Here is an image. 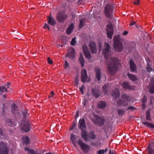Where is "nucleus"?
I'll list each match as a JSON object with an SVG mask.
<instances>
[{
    "instance_id": "obj_1",
    "label": "nucleus",
    "mask_w": 154,
    "mask_h": 154,
    "mask_svg": "<svg viewBox=\"0 0 154 154\" xmlns=\"http://www.w3.org/2000/svg\"><path fill=\"white\" fill-rule=\"evenodd\" d=\"M111 52L109 45L108 43H105L104 48L103 51V54L105 57L106 62L108 71L111 75H113L117 71L120 62L116 57H109Z\"/></svg>"
},
{
    "instance_id": "obj_2",
    "label": "nucleus",
    "mask_w": 154,
    "mask_h": 154,
    "mask_svg": "<svg viewBox=\"0 0 154 154\" xmlns=\"http://www.w3.org/2000/svg\"><path fill=\"white\" fill-rule=\"evenodd\" d=\"M114 6L112 5L108 4L104 8V13L106 16L108 18L111 19L113 15Z\"/></svg>"
},
{
    "instance_id": "obj_3",
    "label": "nucleus",
    "mask_w": 154,
    "mask_h": 154,
    "mask_svg": "<svg viewBox=\"0 0 154 154\" xmlns=\"http://www.w3.org/2000/svg\"><path fill=\"white\" fill-rule=\"evenodd\" d=\"M114 48L115 50L116 51L120 52L122 50V44L118 38H114Z\"/></svg>"
},
{
    "instance_id": "obj_4",
    "label": "nucleus",
    "mask_w": 154,
    "mask_h": 154,
    "mask_svg": "<svg viewBox=\"0 0 154 154\" xmlns=\"http://www.w3.org/2000/svg\"><path fill=\"white\" fill-rule=\"evenodd\" d=\"M68 17L67 14L62 11H59L57 15L56 20L59 23H62Z\"/></svg>"
},
{
    "instance_id": "obj_5",
    "label": "nucleus",
    "mask_w": 154,
    "mask_h": 154,
    "mask_svg": "<svg viewBox=\"0 0 154 154\" xmlns=\"http://www.w3.org/2000/svg\"><path fill=\"white\" fill-rule=\"evenodd\" d=\"M21 130L26 132H28L30 130L31 127L28 122L23 120L22 123L20 125Z\"/></svg>"
},
{
    "instance_id": "obj_6",
    "label": "nucleus",
    "mask_w": 154,
    "mask_h": 154,
    "mask_svg": "<svg viewBox=\"0 0 154 154\" xmlns=\"http://www.w3.org/2000/svg\"><path fill=\"white\" fill-rule=\"evenodd\" d=\"M8 151L6 142L0 141V154H8Z\"/></svg>"
},
{
    "instance_id": "obj_7",
    "label": "nucleus",
    "mask_w": 154,
    "mask_h": 154,
    "mask_svg": "<svg viewBox=\"0 0 154 154\" xmlns=\"http://www.w3.org/2000/svg\"><path fill=\"white\" fill-rule=\"evenodd\" d=\"M106 27L107 28L106 33L107 36L110 39H111L114 32L113 27L111 24H107Z\"/></svg>"
},
{
    "instance_id": "obj_8",
    "label": "nucleus",
    "mask_w": 154,
    "mask_h": 154,
    "mask_svg": "<svg viewBox=\"0 0 154 154\" xmlns=\"http://www.w3.org/2000/svg\"><path fill=\"white\" fill-rule=\"evenodd\" d=\"M82 48L86 58H88L89 60H91V56L89 52L88 46L86 45H84L82 46Z\"/></svg>"
},
{
    "instance_id": "obj_9",
    "label": "nucleus",
    "mask_w": 154,
    "mask_h": 154,
    "mask_svg": "<svg viewBox=\"0 0 154 154\" xmlns=\"http://www.w3.org/2000/svg\"><path fill=\"white\" fill-rule=\"evenodd\" d=\"M77 143L84 152H87L90 149L89 146L87 144L83 143L82 141L80 139L78 140Z\"/></svg>"
},
{
    "instance_id": "obj_10",
    "label": "nucleus",
    "mask_w": 154,
    "mask_h": 154,
    "mask_svg": "<svg viewBox=\"0 0 154 154\" xmlns=\"http://www.w3.org/2000/svg\"><path fill=\"white\" fill-rule=\"evenodd\" d=\"M94 123L99 126H102L105 122L104 118L102 117H98L96 119L94 120Z\"/></svg>"
},
{
    "instance_id": "obj_11",
    "label": "nucleus",
    "mask_w": 154,
    "mask_h": 154,
    "mask_svg": "<svg viewBox=\"0 0 154 154\" xmlns=\"http://www.w3.org/2000/svg\"><path fill=\"white\" fill-rule=\"evenodd\" d=\"M88 76L87 71L85 69H82L81 71V79L82 81L85 83L87 81Z\"/></svg>"
},
{
    "instance_id": "obj_12",
    "label": "nucleus",
    "mask_w": 154,
    "mask_h": 154,
    "mask_svg": "<svg viewBox=\"0 0 154 154\" xmlns=\"http://www.w3.org/2000/svg\"><path fill=\"white\" fill-rule=\"evenodd\" d=\"M89 46L92 54H95L97 52V49L95 43L93 41H91L89 44Z\"/></svg>"
},
{
    "instance_id": "obj_13",
    "label": "nucleus",
    "mask_w": 154,
    "mask_h": 154,
    "mask_svg": "<svg viewBox=\"0 0 154 154\" xmlns=\"http://www.w3.org/2000/svg\"><path fill=\"white\" fill-rule=\"evenodd\" d=\"M78 127L81 130L85 129L86 127L85 119H80L79 121Z\"/></svg>"
},
{
    "instance_id": "obj_14",
    "label": "nucleus",
    "mask_w": 154,
    "mask_h": 154,
    "mask_svg": "<svg viewBox=\"0 0 154 154\" xmlns=\"http://www.w3.org/2000/svg\"><path fill=\"white\" fill-rule=\"evenodd\" d=\"M147 149L148 154H154V145L153 141L150 142L147 147Z\"/></svg>"
},
{
    "instance_id": "obj_15",
    "label": "nucleus",
    "mask_w": 154,
    "mask_h": 154,
    "mask_svg": "<svg viewBox=\"0 0 154 154\" xmlns=\"http://www.w3.org/2000/svg\"><path fill=\"white\" fill-rule=\"evenodd\" d=\"M5 121L8 125L10 126L14 127L17 125V122L14 120H12L10 118H7L6 119Z\"/></svg>"
},
{
    "instance_id": "obj_16",
    "label": "nucleus",
    "mask_w": 154,
    "mask_h": 154,
    "mask_svg": "<svg viewBox=\"0 0 154 154\" xmlns=\"http://www.w3.org/2000/svg\"><path fill=\"white\" fill-rule=\"evenodd\" d=\"M24 150L28 151L29 154H40V153L39 150H34L29 147H25Z\"/></svg>"
},
{
    "instance_id": "obj_17",
    "label": "nucleus",
    "mask_w": 154,
    "mask_h": 154,
    "mask_svg": "<svg viewBox=\"0 0 154 154\" xmlns=\"http://www.w3.org/2000/svg\"><path fill=\"white\" fill-rule=\"evenodd\" d=\"M129 96L126 94H124L122 95L121 97L124 100L123 105L124 106H126L128 105V102L129 100Z\"/></svg>"
},
{
    "instance_id": "obj_18",
    "label": "nucleus",
    "mask_w": 154,
    "mask_h": 154,
    "mask_svg": "<svg viewBox=\"0 0 154 154\" xmlns=\"http://www.w3.org/2000/svg\"><path fill=\"white\" fill-rule=\"evenodd\" d=\"M100 91L98 89L92 88L91 93L93 96L96 98H98L99 96Z\"/></svg>"
},
{
    "instance_id": "obj_19",
    "label": "nucleus",
    "mask_w": 154,
    "mask_h": 154,
    "mask_svg": "<svg viewBox=\"0 0 154 154\" xmlns=\"http://www.w3.org/2000/svg\"><path fill=\"white\" fill-rule=\"evenodd\" d=\"M96 72V77L98 81H99L101 79V70L98 67L95 68Z\"/></svg>"
},
{
    "instance_id": "obj_20",
    "label": "nucleus",
    "mask_w": 154,
    "mask_h": 154,
    "mask_svg": "<svg viewBox=\"0 0 154 154\" xmlns=\"http://www.w3.org/2000/svg\"><path fill=\"white\" fill-rule=\"evenodd\" d=\"M130 66L131 71L134 72L136 71V66L132 59H131L129 62Z\"/></svg>"
},
{
    "instance_id": "obj_21",
    "label": "nucleus",
    "mask_w": 154,
    "mask_h": 154,
    "mask_svg": "<svg viewBox=\"0 0 154 154\" xmlns=\"http://www.w3.org/2000/svg\"><path fill=\"white\" fill-rule=\"evenodd\" d=\"M11 111L12 113L14 115L18 113V107L15 103H13L11 105Z\"/></svg>"
},
{
    "instance_id": "obj_22",
    "label": "nucleus",
    "mask_w": 154,
    "mask_h": 154,
    "mask_svg": "<svg viewBox=\"0 0 154 154\" xmlns=\"http://www.w3.org/2000/svg\"><path fill=\"white\" fill-rule=\"evenodd\" d=\"M122 86V87L125 88L126 90H132L133 88V87L127 82H123Z\"/></svg>"
},
{
    "instance_id": "obj_23",
    "label": "nucleus",
    "mask_w": 154,
    "mask_h": 154,
    "mask_svg": "<svg viewBox=\"0 0 154 154\" xmlns=\"http://www.w3.org/2000/svg\"><path fill=\"white\" fill-rule=\"evenodd\" d=\"M81 130V137L82 138L84 139L86 141H87L88 140V136L87 133L85 129H82Z\"/></svg>"
},
{
    "instance_id": "obj_24",
    "label": "nucleus",
    "mask_w": 154,
    "mask_h": 154,
    "mask_svg": "<svg viewBox=\"0 0 154 154\" xmlns=\"http://www.w3.org/2000/svg\"><path fill=\"white\" fill-rule=\"evenodd\" d=\"M149 88V92L151 93H154V79H152L150 80Z\"/></svg>"
},
{
    "instance_id": "obj_25",
    "label": "nucleus",
    "mask_w": 154,
    "mask_h": 154,
    "mask_svg": "<svg viewBox=\"0 0 154 154\" xmlns=\"http://www.w3.org/2000/svg\"><path fill=\"white\" fill-rule=\"evenodd\" d=\"M106 106V103L104 101L100 102L97 105V107L99 108L103 109Z\"/></svg>"
},
{
    "instance_id": "obj_26",
    "label": "nucleus",
    "mask_w": 154,
    "mask_h": 154,
    "mask_svg": "<svg viewBox=\"0 0 154 154\" xmlns=\"http://www.w3.org/2000/svg\"><path fill=\"white\" fill-rule=\"evenodd\" d=\"M86 19L85 18H82L80 20L79 28L82 29L85 25Z\"/></svg>"
},
{
    "instance_id": "obj_27",
    "label": "nucleus",
    "mask_w": 154,
    "mask_h": 154,
    "mask_svg": "<svg viewBox=\"0 0 154 154\" xmlns=\"http://www.w3.org/2000/svg\"><path fill=\"white\" fill-rule=\"evenodd\" d=\"M48 23L52 26H54L56 23V21L54 18L51 16L48 17Z\"/></svg>"
},
{
    "instance_id": "obj_28",
    "label": "nucleus",
    "mask_w": 154,
    "mask_h": 154,
    "mask_svg": "<svg viewBox=\"0 0 154 154\" xmlns=\"http://www.w3.org/2000/svg\"><path fill=\"white\" fill-rule=\"evenodd\" d=\"M74 28V24H71L68 27L66 30V32L68 35H69L71 33Z\"/></svg>"
},
{
    "instance_id": "obj_29",
    "label": "nucleus",
    "mask_w": 154,
    "mask_h": 154,
    "mask_svg": "<svg viewBox=\"0 0 154 154\" xmlns=\"http://www.w3.org/2000/svg\"><path fill=\"white\" fill-rule=\"evenodd\" d=\"M88 137L92 140H94L96 138V136L93 131H91L88 134Z\"/></svg>"
},
{
    "instance_id": "obj_30",
    "label": "nucleus",
    "mask_w": 154,
    "mask_h": 154,
    "mask_svg": "<svg viewBox=\"0 0 154 154\" xmlns=\"http://www.w3.org/2000/svg\"><path fill=\"white\" fill-rule=\"evenodd\" d=\"M112 95L115 98H118L120 96L119 92L118 90H114L112 91Z\"/></svg>"
},
{
    "instance_id": "obj_31",
    "label": "nucleus",
    "mask_w": 154,
    "mask_h": 154,
    "mask_svg": "<svg viewBox=\"0 0 154 154\" xmlns=\"http://www.w3.org/2000/svg\"><path fill=\"white\" fill-rule=\"evenodd\" d=\"M79 61L81 65V66L83 67L84 66L85 60L82 54H81L79 58Z\"/></svg>"
},
{
    "instance_id": "obj_32",
    "label": "nucleus",
    "mask_w": 154,
    "mask_h": 154,
    "mask_svg": "<svg viewBox=\"0 0 154 154\" xmlns=\"http://www.w3.org/2000/svg\"><path fill=\"white\" fill-rule=\"evenodd\" d=\"M142 124L144 125H146L149 128H154V125L150 123H149L147 122H143Z\"/></svg>"
},
{
    "instance_id": "obj_33",
    "label": "nucleus",
    "mask_w": 154,
    "mask_h": 154,
    "mask_svg": "<svg viewBox=\"0 0 154 154\" xmlns=\"http://www.w3.org/2000/svg\"><path fill=\"white\" fill-rule=\"evenodd\" d=\"M75 137L76 135L74 134H73L72 133L71 134L70 140H71L73 144L75 146L76 144V143L75 142L76 140Z\"/></svg>"
},
{
    "instance_id": "obj_34",
    "label": "nucleus",
    "mask_w": 154,
    "mask_h": 154,
    "mask_svg": "<svg viewBox=\"0 0 154 154\" xmlns=\"http://www.w3.org/2000/svg\"><path fill=\"white\" fill-rule=\"evenodd\" d=\"M128 75L129 78L132 81H135L137 79L136 76L134 75L128 73Z\"/></svg>"
},
{
    "instance_id": "obj_35",
    "label": "nucleus",
    "mask_w": 154,
    "mask_h": 154,
    "mask_svg": "<svg viewBox=\"0 0 154 154\" xmlns=\"http://www.w3.org/2000/svg\"><path fill=\"white\" fill-rule=\"evenodd\" d=\"M108 85L107 84H105L103 86V91L105 94H106L108 93Z\"/></svg>"
},
{
    "instance_id": "obj_36",
    "label": "nucleus",
    "mask_w": 154,
    "mask_h": 154,
    "mask_svg": "<svg viewBox=\"0 0 154 154\" xmlns=\"http://www.w3.org/2000/svg\"><path fill=\"white\" fill-rule=\"evenodd\" d=\"M146 119L148 121L151 120V117L150 116V112L149 110H148L146 112Z\"/></svg>"
},
{
    "instance_id": "obj_37",
    "label": "nucleus",
    "mask_w": 154,
    "mask_h": 154,
    "mask_svg": "<svg viewBox=\"0 0 154 154\" xmlns=\"http://www.w3.org/2000/svg\"><path fill=\"white\" fill-rule=\"evenodd\" d=\"M28 112L27 110H24L22 111V114L23 115L24 119H26L28 116V114H27Z\"/></svg>"
},
{
    "instance_id": "obj_38",
    "label": "nucleus",
    "mask_w": 154,
    "mask_h": 154,
    "mask_svg": "<svg viewBox=\"0 0 154 154\" xmlns=\"http://www.w3.org/2000/svg\"><path fill=\"white\" fill-rule=\"evenodd\" d=\"M8 91L7 90H6V88L4 87V86L0 87V92H1V93H0V94H2L3 92H7Z\"/></svg>"
},
{
    "instance_id": "obj_39",
    "label": "nucleus",
    "mask_w": 154,
    "mask_h": 154,
    "mask_svg": "<svg viewBox=\"0 0 154 154\" xmlns=\"http://www.w3.org/2000/svg\"><path fill=\"white\" fill-rule=\"evenodd\" d=\"M118 114L119 116H122L123 115L125 112L124 110L122 109H119L117 110Z\"/></svg>"
},
{
    "instance_id": "obj_40",
    "label": "nucleus",
    "mask_w": 154,
    "mask_h": 154,
    "mask_svg": "<svg viewBox=\"0 0 154 154\" xmlns=\"http://www.w3.org/2000/svg\"><path fill=\"white\" fill-rule=\"evenodd\" d=\"M146 70L148 72H150L152 70V68L150 64H148L146 67Z\"/></svg>"
},
{
    "instance_id": "obj_41",
    "label": "nucleus",
    "mask_w": 154,
    "mask_h": 154,
    "mask_svg": "<svg viewBox=\"0 0 154 154\" xmlns=\"http://www.w3.org/2000/svg\"><path fill=\"white\" fill-rule=\"evenodd\" d=\"M124 101H123L122 99H120L118 100L117 101V105L118 106H120L123 105V102Z\"/></svg>"
},
{
    "instance_id": "obj_42",
    "label": "nucleus",
    "mask_w": 154,
    "mask_h": 154,
    "mask_svg": "<svg viewBox=\"0 0 154 154\" xmlns=\"http://www.w3.org/2000/svg\"><path fill=\"white\" fill-rule=\"evenodd\" d=\"M0 137L4 139L6 138V135L5 132H3L0 128Z\"/></svg>"
},
{
    "instance_id": "obj_43",
    "label": "nucleus",
    "mask_w": 154,
    "mask_h": 154,
    "mask_svg": "<svg viewBox=\"0 0 154 154\" xmlns=\"http://www.w3.org/2000/svg\"><path fill=\"white\" fill-rule=\"evenodd\" d=\"M66 56L69 58H73L75 57V54L69 52L67 54Z\"/></svg>"
},
{
    "instance_id": "obj_44",
    "label": "nucleus",
    "mask_w": 154,
    "mask_h": 154,
    "mask_svg": "<svg viewBox=\"0 0 154 154\" xmlns=\"http://www.w3.org/2000/svg\"><path fill=\"white\" fill-rule=\"evenodd\" d=\"M24 143L26 144H28L29 143V139L28 136H26L24 140Z\"/></svg>"
},
{
    "instance_id": "obj_45",
    "label": "nucleus",
    "mask_w": 154,
    "mask_h": 154,
    "mask_svg": "<svg viewBox=\"0 0 154 154\" xmlns=\"http://www.w3.org/2000/svg\"><path fill=\"white\" fill-rule=\"evenodd\" d=\"M76 38L75 37H74L73 38H72V41L71 42V45L74 46L76 43V41H75V39Z\"/></svg>"
},
{
    "instance_id": "obj_46",
    "label": "nucleus",
    "mask_w": 154,
    "mask_h": 154,
    "mask_svg": "<svg viewBox=\"0 0 154 154\" xmlns=\"http://www.w3.org/2000/svg\"><path fill=\"white\" fill-rule=\"evenodd\" d=\"M75 83L76 85V86H77L79 83V78H78V77L77 76H76L75 77Z\"/></svg>"
},
{
    "instance_id": "obj_47",
    "label": "nucleus",
    "mask_w": 154,
    "mask_h": 154,
    "mask_svg": "<svg viewBox=\"0 0 154 154\" xmlns=\"http://www.w3.org/2000/svg\"><path fill=\"white\" fill-rule=\"evenodd\" d=\"M65 64L64 66V68L65 69H66L69 66V64L68 62L66 60H65Z\"/></svg>"
},
{
    "instance_id": "obj_48",
    "label": "nucleus",
    "mask_w": 154,
    "mask_h": 154,
    "mask_svg": "<svg viewBox=\"0 0 154 154\" xmlns=\"http://www.w3.org/2000/svg\"><path fill=\"white\" fill-rule=\"evenodd\" d=\"M136 109L132 106H130L128 107L127 109V110H131L132 111L134 110L135 109Z\"/></svg>"
},
{
    "instance_id": "obj_49",
    "label": "nucleus",
    "mask_w": 154,
    "mask_h": 154,
    "mask_svg": "<svg viewBox=\"0 0 154 154\" xmlns=\"http://www.w3.org/2000/svg\"><path fill=\"white\" fill-rule=\"evenodd\" d=\"M69 51L70 52L73 53V54H75V49L73 48H72V47H71L69 49Z\"/></svg>"
},
{
    "instance_id": "obj_50",
    "label": "nucleus",
    "mask_w": 154,
    "mask_h": 154,
    "mask_svg": "<svg viewBox=\"0 0 154 154\" xmlns=\"http://www.w3.org/2000/svg\"><path fill=\"white\" fill-rule=\"evenodd\" d=\"M10 85V83L9 82H8L7 84L5 85L4 87L6 88V90H7L9 87Z\"/></svg>"
},
{
    "instance_id": "obj_51",
    "label": "nucleus",
    "mask_w": 154,
    "mask_h": 154,
    "mask_svg": "<svg viewBox=\"0 0 154 154\" xmlns=\"http://www.w3.org/2000/svg\"><path fill=\"white\" fill-rule=\"evenodd\" d=\"M142 102L144 103H146L147 101V98L146 97H143L142 100Z\"/></svg>"
},
{
    "instance_id": "obj_52",
    "label": "nucleus",
    "mask_w": 154,
    "mask_h": 154,
    "mask_svg": "<svg viewBox=\"0 0 154 154\" xmlns=\"http://www.w3.org/2000/svg\"><path fill=\"white\" fill-rule=\"evenodd\" d=\"M84 86L83 85H82V87L80 88L79 90L81 92L82 94H83V88H84Z\"/></svg>"
},
{
    "instance_id": "obj_53",
    "label": "nucleus",
    "mask_w": 154,
    "mask_h": 154,
    "mask_svg": "<svg viewBox=\"0 0 154 154\" xmlns=\"http://www.w3.org/2000/svg\"><path fill=\"white\" fill-rule=\"evenodd\" d=\"M140 0H134V3L135 5H138L140 3Z\"/></svg>"
},
{
    "instance_id": "obj_54",
    "label": "nucleus",
    "mask_w": 154,
    "mask_h": 154,
    "mask_svg": "<svg viewBox=\"0 0 154 154\" xmlns=\"http://www.w3.org/2000/svg\"><path fill=\"white\" fill-rule=\"evenodd\" d=\"M48 62L50 64H52L53 63L52 60H51L49 57H48Z\"/></svg>"
},
{
    "instance_id": "obj_55",
    "label": "nucleus",
    "mask_w": 154,
    "mask_h": 154,
    "mask_svg": "<svg viewBox=\"0 0 154 154\" xmlns=\"http://www.w3.org/2000/svg\"><path fill=\"white\" fill-rule=\"evenodd\" d=\"M54 93L53 91H51L50 95L48 97L49 98L52 97H53L54 95Z\"/></svg>"
},
{
    "instance_id": "obj_56",
    "label": "nucleus",
    "mask_w": 154,
    "mask_h": 154,
    "mask_svg": "<svg viewBox=\"0 0 154 154\" xmlns=\"http://www.w3.org/2000/svg\"><path fill=\"white\" fill-rule=\"evenodd\" d=\"M76 124L74 122V123L72 124V127L71 129V130H72L74 129V128L76 126Z\"/></svg>"
},
{
    "instance_id": "obj_57",
    "label": "nucleus",
    "mask_w": 154,
    "mask_h": 154,
    "mask_svg": "<svg viewBox=\"0 0 154 154\" xmlns=\"http://www.w3.org/2000/svg\"><path fill=\"white\" fill-rule=\"evenodd\" d=\"M128 32L126 31H125L123 33V35H126L128 34Z\"/></svg>"
},
{
    "instance_id": "obj_58",
    "label": "nucleus",
    "mask_w": 154,
    "mask_h": 154,
    "mask_svg": "<svg viewBox=\"0 0 154 154\" xmlns=\"http://www.w3.org/2000/svg\"><path fill=\"white\" fill-rule=\"evenodd\" d=\"M146 63H147V65H148V64H149V63H150V60H149V58H146Z\"/></svg>"
},
{
    "instance_id": "obj_59",
    "label": "nucleus",
    "mask_w": 154,
    "mask_h": 154,
    "mask_svg": "<svg viewBox=\"0 0 154 154\" xmlns=\"http://www.w3.org/2000/svg\"><path fill=\"white\" fill-rule=\"evenodd\" d=\"M136 23V22L135 21H132V22H131L130 23V26H132V25H134L135 23Z\"/></svg>"
},
{
    "instance_id": "obj_60",
    "label": "nucleus",
    "mask_w": 154,
    "mask_h": 154,
    "mask_svg": "<svg viewBox=\"0 0 154 154\" xmlns=\"http://www.w3.org/2000/svg\"><path fill=\"white\" fill-rule=\"evenodd\" d=\"M102 149H100L99 151H97V154H102Z\"/></svg>"
},
{
    "instance_id": "obj_61",
    "label": "nucleus",
    "mask_w": 154,
    "mask_h": 154,
    "mask_svg": "<svg viewBox=\"0 0 154 154\" xmlns=\"http://www.w3.org/2000/svg\"><path fill=\"white\" fill-rule=\"evenodd\" d=\"M86 101L87 100H85V102L83 103V105L85 106H86Z\"/></svg>"
},
{
    "instance_id": "obj_62",
    "label": "nucleus",
    "mask_w": 154,
    "mask_h": 154,
    "mask_svg": "<svg viewBox=\"0 0 154 154\" xmlns=\"http://www.w3.org/2000/svg\"><path fill=\"white\" fill-rule=\"evenodd\" d=\"M109 154H116L115 153L111 151V150H110Z\"/></svg>"
},
{
    "instance_id": "obj_63",
    "label": "nucleus",
    "mask_w": 154,
    "mask_h": 154,
    "mask_svg": "<svg viewBox=\"0 0 154 154\" xmlns=\"http://www.w3.org/2000/svg\"><path fill=\"white\" fill-rule=\"evenodd\" d=\"M49 26L46 23L44 26V28L46 29L47 28V26Z\"/></svg>"
},
{
    "instance_id": "obj_64",
    "label": "nucleus",
    "mask_w": 154,
    "mask_h": 154,
    "mask_svg": "<svg viewBox=\"0 0 154 154\" xmlns=\"http://www.w3.org/2000/svg\"><path fill=\"white\" fill-rule=\"evenodd\" d=\"M79 116V114H78V111L77 112V113L76 114V115L75 116V118H77Z\"/></svg>"
}]
</instances>
